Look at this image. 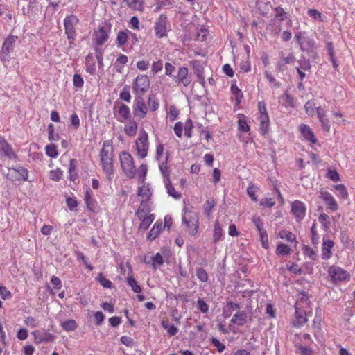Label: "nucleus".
I'll return each instance as SVG.
<instances>
[{
    "label": "nucleus",
    "instance_id": "nucleus-1",
    "mask_svg": "<svg viewBox=\"0 0 355 355\" xmlns=\"http://www.w3.org/2000/svg\"><path fill=\"white\" fill-rule=\"evenodd\" d=\"M113 150L112 141L110 140L105 141L101 150V164L104 173L109 179L114 174Z\"/></svg>",
    "mask_w": 355,
    "mask_h": 355
},
{
    "label": "nucleus",
    "instance_id": "nucleus-2",
    "mask_svg": "<svg viewBox=\"0 0 355 355\" xmlns=\"http://www.w3.org/2000/svg\"><path fill=\"white\" fill-rule=\"evenodd\" d=\"M149 146L148 135L142 129L135 141L134 146L137 155L140 159H144L147 156Z\"/></svg>",
    "mask_w": 355,
    "mask_h": 355
},
{
    "label": "nucleus",
    "instance_id": "nucleus-3",
    "mask_svg": "<svg viewBox=\"0 0 355 355\" xmlns=\"http://www.w3.org/2000/svg\"><path fill=\"white\" fill-rule=\"evenodd\" d=\"M121 166L125 176L130 179L135 178L137 171L132 155L125 151L119 155Z\"/></svg>",
    "mask_w": 355,
    "mask_h": 355
},
{
    "label": "nucleus",
    "instance_id": "nucleus-4",
    "mask_svg": "<svg viewBox=\"0 0 355 355\" xmlns=\"http://www.w3.org/2000/svg\"><path fill=\"white\" fill-rule=\"evenodd\" d=\"M184 214L182 216V222L187 227V232L194 236L198 233L199 228V218L196 213L187 211L186 208L184 209Z\"/></svg>",
    "mask_w": 355,
    "mask_h": 355
},
{
    "label": "nucleus",
    "instance_id": "nucleus-5",
    "mask_svg": "<svg viewBox=\"0 0 355 355\" xmlns=\"http://www.w3.org/2000/svg\"><path fill=\"white\" fill-rule=\"evenodd\" d=\"M153 28L155 35L157 38L161 39L166 37L171 30L167 16L165 14H161L159 17L156 19Z\"/></svg>",
    "mask_w": 355,
    "mask_h": 355
},
{
    "label": "nucleus",
    "instance_id": "nucleus-6",
    "mask_svg": "<svg viewBox=\"0 0 355 355\" xmlns=\"http://www.w3.org/2000/svg\"><path fill=\"white\" fill-rule=\"evenodd\" d=\"M159 171L163 176V181L166 187L168 194L173 198L178 200L182 197L180 192L177 191L172 185L169 178V171L166 163H162L159 166Z\"/></svg>",
    "mask_w": 355,
    "mask_h": 355
},
{
    "label": "nucleus",
    "instance_id": "nucleus-7",
    "mask_svg": "<svg viewBox=\"0 0 355 355\" xmlns=\"http://www.w3.org/2000/svg\"><path fill=\"white\" fill-rule=\"evenodd\" d=\"M17 40V36L9 35L5 39L3 43L0 53V58L5 67H7L10 60V53L13 51L14 45Z\"/></svg>",
    "mask_w": 355,
    "mask_h": 355
},
{
    "label": "nucleus",
    "instance_id": "nucleus-8",
    "mask_svg": "<svg viewBox=\"0 0 355 355\" xmlns=\"http://www.w3.org/2000/svg\"><path fill=\"white\" fill-rule=\"evenodd\" d=\"M79 21L78 18L74 15H68L64 19V26L67 39L73 41L76 37L75 26Z\"/></svg>",
    "mask_w": 355,
    "mask_h": 355
},
{
    "label": "nucleus",
    "instance_id": "nucleus-9",
    "mask_svg": "<svg viewBox=\"0 0 355 355\" xmlns=\"http://www.w3.org/2000/svg\"><path fill=\"white\" fill-rule=\"evenodd\" d=\"M150 87V80L147 75L141 74L137 76L133 84V90L137 96H141Z\"/></svg>",
    "mask_w": 355,
    "mask_h": 355
},
{
    "label": "nucleus",
    "instance_id": "nucleus-10",
    "mask_svg": "<svg viewBox=\"0 0 355 355\" xmlns=\"http://www.w3.org/2000/svg\"><path fill=\"white\" fill-rule=\"evenodd\" d=\"M300 304L301 301H297L295 306V320L293 322V326L297 327H300L306 323V322L308 321V312H310V311L304 309L305 307L302 304L301 306Z\"/></svg>",
    "mask_w": 355,
    "mask_h": 355
},
{
    "label": "nucleus",
    "instance_id": "nucleus-11",
    "mask_svg": "<svg viewBox=\"0 0 355 355\" xmlns=\"http://www.w3.org/2000/svg\"><path fill=\"white\" fill-rule=\"evenodd\" d=\"M291 211L297 223L302 221L306 214V205L300 200H295L291 205Z\"/></svg>",
    "mask_w": 355,
    "mask_h": 355
},
{
    "label": "nucleus",
    "instance_id": "nucleus-12",
    "mask_svg": "<svg viewBox=\"0 0 355 355\" xmlns=\"http://www.w3.org/2000/svg\"><path fill=\"white\" fill-rule=\"evenodd\" d=\"M132 112L135 117L144 119L148 113V106L142 96H137L132 105Z\"/></svg>",
    "mask_w": 355,
    "mask_h": 355
},
{
    "label": "nucleus",
    "instance_id": "nucleus-13",
    "mask_svg": "<svg viewBox=\"0 0 355 355\" xmlns=\"http://www.w3.org/2000/svg\"><path fill=\"white\" fill-rule=\"evenodd\" d=\"M328 274L333 283L346 280L349 277V273L342 268L333 265L329 268Z\"/></svg>",
    "mask_w": 355,
    "mask_h": 355
},
{
    "label": "nucleus",
    "instance_id": "nucleus-14",
    "mask_svg": "<svg viewBox=\"0 0 355 355\" xmlns=\"http://www.w3.org/2000/svg\"><path fill=\"white\" fill-rule=\"evenodd\" d=\"M114 115L117 121L123 123L130 119V109L125 104L121 103L114 109Z\"/></svg>",
    "mask_w": 355,
    "mask_h": 355
},
{
    "label": "nucleus",
    "instance_id": "nucleus-15",
    "mask_svg": "<svg viewBox=\"0 0 355 355\" xmlns=\"http://www.w3.org/2000/svg\"><path fill=\"white\" fill-rule=\"evenodd\" d=\"M295 39L302 51H309L315 46L314 40L306 36L305 33L299 32L295 34Z\"/></svg>",
    "mask_w": 355,
    "mask_h": 355
},
{
    "label": "nucleus",
    "instance_id": "nucleus-16",
    "mask_svg": "<svg viewBox=\"0 0 355 355\" xmlns=\"http://www.w3.org/2000/svg\"><path fill=\"white\" fill-rule=\"evenodd\" d=\"M334 245L335 243L332 240L323 238L321 248L322 259L327 261L331 258Z\"/></svg>",
    "mask_w": 355,
    "mask_h": 355
},
{
    "label": "nucleus",
    "instance_id": "nucleus-17",
    "mask_svg": "<svg viewBox=\"0 0 355 355\" xmlns=\"http://www.w3.org/2000/svg\"><path fill=\"white\" fill-rule=\"evenodd\" d=\"M34 338V343L35 344H40L42 343L52 342L54 340L55 336L47 331H40L35 330L32 333Z\"/></svg>",
    "mask_w": 355,
    "mask_h": 355
},
{
    "label": "nucleus",
    "instance_id": "nucleus-18",
    "mask_svg": "<svg viewBox=\"0 0 355 355\" xmlns=\"http://www.w3.org/2000/svg\"><path fill=\"white\" fill-rule=\"evenodd\" d=\"M108 38L109 31L105 26H100L98 30L94 32V40L98 46L105 44Z\"/></svg>",
    "mask_w": 355,
    "mask_h": 355
},
{
    "label": "nucleus",
    "instance_id": "nucleus-19",
    "mask_svg": "<svg viewBox=\"0 0 355 355\" xmlns=\"http://www.w3.org/2000/svg\"><path fill=\"white\" fill-rule=\"evenodd\" d=\"M175 83L182 84L187 87L191 82V79L189 77V70L187 67H181L178 69V75L173 76Z\"/></svg>",
    "mask_w": 355,
    "mask_h": 355
},
{
    "label": "nucleus",
    "instance_id": "nucleus-20",
    "mask_svg": "<svg viewBox=\"0 0 355 355\" xmlns=\"http://www.w3.org/2000/svg\"><path fill=\"white\" fill-rule=\"evenodd\" d=\"M164 153V147L160 139L156 140V150H155V159L159 162V166L162 163H166L168 166V154L166 153V156L163 158Z\"/></svg>",
    "mask_w": 355,
    "mask_h": 355
},
{
    "label": "nucleus",
    "instance_id": "nucleus-21",
    "mask_svg": "<svg viewBox=\"0 0 355 355\" xmlns=\"http://www.w3.org/2000/svg\"><path fill=\"white\" fill-rule=\"evenodd\" d=\"M151 200L141 199L140 205L137 209L135 214L139 219H141L144 215L149 213L152 210Z\"/></svg>",
    "mask_w": 355,
    "mask_h": 355
},
{
    "label": "nucleus",
    "instance_id": "nucleus-22",
    "mask_svg": "<svg viewBox=\"0 0 355 355\" xmlns=\"http://www.w3.org/2000/svg\"><path fill=\"white\" fill-rule=\"evenodd\" d=\"M300 131L305 140L310 141L311 144L317 143L316 137L308 125L301 124L300 125Z\"/></svg>",
    "mask_w": 355,
    "mask_h": 355
},
{
    "label": "nucleus",
    "instance_id": "nucleus-23",
    "mask_svg": "<svg viewBox=\"0 0 355 355\" xmlns=\"http://www.w3.org/2000/svg\"><path fill=\"white\" fill-rule=\"evenodd\" d=\"M124 132L125 134L130 137H133L137 135L138 130V123L134 119H128L126 121V123L124 125Z\"/></svg>",
    "mask_w": 355,
    "mask_h": 355
},
{
    "label": "nucleus",
    "instance_id": "nucleus-24",
    "mask_svg": "<svg viewBox=\"0 0 355 355\" xmlns=\"http://www.w3.org/2000/svg\"><path fill=\"white\" fill-rule=\"evenodd\" d=\"M320 196L325 202L329 209L332 211H336L338 209V204L330 193L328 191H321Z\"/></svg>",
    "mask_w": 355,
    "mask_h": 355
},
{
    "label": "nucleus",
    "instance_id": "nucleus-25",
    "mask_svg": "<svg viewBox=\"0 0 355 355\" xmlns=\"http://www.w3.org/2000/svg\"><path fill=\"white\" fill-rule=\"evenodd\" d=\"M0 151L10 159H12L15 156L11 146L8 144L6 140L1 136H0Z\"/></svg>",
    "mask_w": 355,
    "mask_h": 355
},
{
    "label": "nucleus",
    "instance_id": "nucleus-26",
    "mask_svg": "<svg viewBox=\"0 0 355 355\" xmlns=\"http://www.w3.org/2000/svg\"><path fill=\"white\" fill-rule=\"evenodd\" d=\"M302 252L304 257L311 261L318 260V255L316 248H313L309 245H304L302 247Z\"/></svg>",
    "mask_w": 355,
    "mask_h": 355
},
{
    "label": "nucleus",
    "instance_id": "nucleus-27",
    "mask_svg": "<svg viewBox=\"0 0 355 355\" xmlns=\"http://www.w3.org/2000/svg\"><path fill=\"white\" fill-rule=\"evenodd\" d=\"M129 33H131V31L128 29L119 31L118 32L116 39L118 47H121L127 43L129 37Z\"/></svg>",
    "mask_w": 355,
    "mask_h": 355
},
{
    "label": "nucleus",
    "instance_id": "nucleus-28",
    "mask_svg": "<svg viewBox=\"0 0 355 355\" xmlns=\"http://www.w3.org/2000/svg\"><path fill=\"white\" fill-rule=\"evenodd\" d=\"M238 121V130L240 132H248L250 131V128L248 124V118L243 114H238L237 115Z\"/></svg>",
    "mask_w": 355,
    "mask_h": 355
},
{
    "label": "nucleus",
    "instance_id": "nucleus-29",
    "mask_svg": "<svg viewBox=\"0 0 355 355\" xmlns=\"http://www.w3.org/2000/svg\"><path fill=\"white\" fill-rule=\"evenodd\" d=\"M246 317L247 315L245 311H237L231 319V322L238 326H243L247 321Z\"/></svg>",
    "mask_w": 355,
    "mask_h": 355
},
{
    "label": "nucleus",
    "instance_id": "nucleus-30",
    "mask_svg": "<svg viewBox=\"0 0 355 355\" xmlns=\"http://www.w3.org/2000/svg\"><path fill=\"white\" fill-rule=\"evenodd\" d=\"M85 70L92 75L96 74V63L92 54H89L85 58Z\"/></svg>",
    "mask_w": 355,
    "mask_h": 355
},
{
    "label": "nucleus",
    "instance_id": "nucleus-31",
    "mask_svg": "<svg viewBox=\"0 0 355 355\" xmlns=\"http://www.w3.org/2000/svg\"><path fill=\"white\" fill-rule=\"evenodd\" d=\"M259 120L260 121V132L264 135L267 133L270 125V119L268 114H260L259 116Z\"/></svg>",
    "mask_w": 355,
    "mask_h": 355
},
{
    "label": "nucleus",
    "instance_id": "nucleus-32",
    "mask_svg": "<svg viewBox=\"0 0 355 355\" xmlns=\"http://www.w3.org/2000/svg\"><path fill=\"white\" fill-rule=\"evenodd\" d=\"M77 166L78 161L75 159H70L69 166V180L72 182H75L78 177L77 172Z\"/></svg>",
    "mask_w": 355,
    "mask_h": 355
},
{
    "label": "nucleus",
    "instance_id": "nucleus-33",
    "mask_svg": "<svg viewBox=\"0 0 355 355\" xmlns=\"http://www.w3.org/2000/svg\"><path fill=\"white\" fill-rule=\"evenodd\" d=\"M138 196L141 199L151 200L152 191L149 184H144L139 187L137 191Z\"/></svg>",
    "mask_w": 355,
    "mask_h": 355
},
{
    "label": "nucleus",
    "instance_id": "nucleus-34",
    "mask_svg": "<svg viewBox=\"0 0 355 355\" xmlns=\"http://www.w3.org/2000/svg\"><path fill=\"white\" fill-rule=\"evenodd\" d=\"M84 200L87 208L93 210L95 207L96 201L94 198L93 192L90 189H87L85 193Z\"/></svg>",
    "mask_w": 355,
    "mask_h": 355
},
{
    "label": "nucleus",
    "instance_id": "nucleus-35",
    "mask_svg": "<svg viewBox=\"0 0 355 355\" xmlns=\"http://www.w3.org/2000/svg\"><path fill=\"white\" fill-rule=\"evenodd\" d=\"M279 236L282 239H285L288 242L293 243L294 247H296L298 244V242L296 240V236L291 232L286 230H282L279 233Z\"/></svg>",
    "mask_w": 355,
    "mask_h": 355
},
{
    "label": "nucleus",
    "instance_id": "nucleus-36",
    "mask_svg": "<svg viewBox=\"0 0 355 355\" xmlns=\"http://www.w3.org/2000/svg\"><path fill=\"white\" fill-rule=\"evenodd\" d=\"M155 217L154 214H148V216L144 215L141 220V223L139 225V230L141 231H146L151 223L155 220Z\"/></svg>",
    "mask_w": 355,
    "mask_h": 355
},
{
    "label": "nucleus",
    "instance_id": "nucleus-37",
    "mask_svg": "<svg viewBox=\"0 0 355 355\" xmlns=\"http://www.w3.org/2000/svg\"><path fill=\"white\" fill-rule=\"evenodd\" d=\"M223 236V231L221 225H220L219 222L216 220L214 223V230H213V241L214 243L218 242L220 240L222 239Z\"/></svg>",
    "mask_w": 355,
    "mask_h": 355
},
{
    "label": "nucleus",
    "instance_id": "nucleus-38",
    "mask_svg": "<svg viewBox=\"0 0 355 355\" xmlns=\"http://www.w3.org/2000/svg\"><path fill=\"white\" fill-rule=\"evenodd\" d=\"M266 29L268 32L273 35H277L280 33L282 28L281 24L278 22L276 19H272L270 21L268 24Z\"/></svg>",
    "mask_w": 355,
    "mask_h": 355
},
{
    "label": "nucleus",
    "instance_id": "nucleus-39",
    "mask_svg": "<svg viewBox=\"0 0 355 355\" xmlns=\"http://www.w3.org/2000/svg\"><path fill=\"white\" fill-rule=\"evenodd\" d=\"M162 223L161 222L157 221L154 224V225L153 226L151 230H150L148 235V239L150 241L155 239L156 237L159 235V234L162 230Z\"/></svg>",
    "mask_w": 355,
    "mask_h": 355
},
{
    "label": "nucleus",
    "instance_id": "nucleus-40",
    "mask_svg": "<svg viewBox=\"0 0 355 355\" xmlns=\"http://www.w3.org/2000/svg\"><path fill=\"white\" fill-rule=\"evenodd\" d=\"M148 107L150 110L151 112L157 111L159 107V100L157 96L154 94H151L148 96L147 100Z\"/></svg>",
    "mask_w": 355,
    "mask_h": 355
},
{
    "label": "nucleus",
    "instance_id": "nucleus-41",
    "mask_svg": "<svg viewBox=\"0 0 355 355\" xmlns=\"http://www.w3.org/2000/svg\"><path fill=\"white\" fill-rule=\"evenodd\" d=\"M126 282L127 284L131 288L134 293H140L142 291L141 287L132 275H129Z\"/></svg>",
    "mask_w": 355,
    "mask_h": 355
},
{
    "label": "nucleus",
    "instance_id": "nucleus-42",
    "mask_svg": "<svg viewBox=\"0 0 355 355\" xmlns=\"http://www.w3.org/2000/svg\"><path fill=\"white\" fill-rule=\"evenodd\" d=\"M162 327L167 331L168 334L171 336H175L178 332V329L174 324H170L168 321H162Z\"/></svg>",
    "mask_w": 355,
    "mask_h": 355
},
{
    "label": "nucleus",
    "instance_id": "nucleus-43",
    "mask_svg": "<svg viewBox=\"0 0 355 355\" xmlns=\"http://www.w3.org/2000/svg\"><path fill=\"white\" fill-rule=\"evenodd\" d=\"M127 6L135 10H143V2L141 0H124Z\"/></svg>",
    "mask_w": 355,
    "mask_h": 355
},
{
    "label": "nucleus",
    "instance_id": "nucleus-44",
    "mask_svg": "<svg viewBox=\"0 0 355 355\" xmlns=\"http://www.w3.org/2000/svg\"><path fill=\"white\" fill-rule=\"evenodd\" d=\"M291 249L284 243H279L277 245L276 254L277 255L287 256L291 254Z\"/></svg>",
    "mask_w": 355,
    "mask_h": 355
},
{
    "label": "nucleus",
    "instance_id": "nucleus-45",
    "mask_svg": "<svg viewBox=\"0 0 355 355\" xmlns=\"http://www.w3.org/2000/svg\"><path fill=\"white\" fill-rule=\"evenodd\" d=\"M275 11V19H278L279 21H284L288 17V13L286 12L283 8L280 6H277L274 8Z\"/></svg>",
    "mask_w": 355,
    "mask_h": 355
},
{
    "label": "nucleus",
    "instance_id": "nucleus-46",
    "mask_svg": "<svg viewBox=\"0 0 355 355\" xmlns=\"http://www.w3.org/2000/svg\"><path fill=\"white\" fill-rule=\"evenodd\" d=\"M61 327L67 331H72L77 328L78 325L74 320H68L62 322Z\"/></svg>",
    "mask_w": 355,
    "mask_h": 355
},
{
    "label": "nucleus",
    "instance_id": "nucleus-47",
    "mask_svg": "<svg viewBox=\"0 0 355 355\" xmlns=\"http://www.w3.org/2000/svg\"><path fill=\"white\" fill-rule=\"evenodd\" d=\"M96 280L99 282V284L105 288H111L113 284L112 282L105 278L102 273H99L96 277Z\"/></svg>",
    "mask_w": 355,
    "mask_h": 355
},
{
    "label": "nucleus",
    "instance_id": "nucleus-48",
    "mask_svg": "<svg viewBox=\"0 0 355 355\" xmlns=\"http://www.w3.org/2000/svg\"><path fill=\"white\" fill-rule=\"evenodd\" d=\"M191 64L194 71V73L197 76H200L203 74V64L198 60H193L191 62Z\"/></svg>",
    "mask_w": 355,
    "mask_h": 355
},
{
    "label": "nucleus",
    "instance_id": "nucleus-49",
    "mask_svg": "<svg viewBox=\"0 0 355 355\" xmlns=\"http://www.w3.org/2000/svg\"><path fill=\"white\" fill-rule=\"evenodd\" d=\"M46 154L51 158H56L58 155L57 147L55 144H48L45 146Z\"/></svg>",
    "mask_w": 355,
    "mask_h": 355
},
{
    "label": "nucleus",
    "instance_id": "nucleus-50",
    "mask_svg": "<svg viewBox=\"0 0 355 355\" xmlns=\"http://www.w3.org/2000/svg\"><path fill=\"white\" fill-rule=\"evenodd\" d=\"M317 107H315V104L312 101H308L305 105H304V109L306 111V113L309 116H313L315 114Z\"/></svg>",
    "mask_w": 355,
    "mask_h": 355
},
{
    "label": "nucleus",
    "instance_id": "nucleus-51",
    "mask_svg": "<svg viewBox=\"0 0 355 355\" xmlns=\"http://www.w3.org/2000/svg\"><path fill=\"white\" fill-rule=\"evenodd\" d=\"M231 91L235 96L236 104H240L243 98V93L241 90L236 85H232L231 86Z\"/></svg>",
    "mask_w": 355,
    "mask_h": 355
},
{
    "label": "nucleus",
    "instance_id": "nucleus-52",
    "mask_svg": "<svg viewBox=\"0 0 355 355\" xmlns=\"http://www.w3.org/2000/svg\"><path fill=\"white\" fill-rule=\"evenodd\" d=\"M327 49L328 51V54L330 57V60L333 64L334 67L336 69L338 67V64L336 62V60L335 59L334 56V46L331 42H327L326 45Z\"/></svg>",
    "mask_w": 355,
    "mask_h": 355
},
{
    "label": "nucleus",
    "instance_id": "nucleus-53",
    "mask_svg": "<svg viewBox=\"0 0 355 355\" xmlns=\"http://www.w3.org/2000/svg\"><path fill=\"white\" fill-rule=\"evenodd\" d=\"M63 175V172L60 168H56L54 170H51L49 173V178L51 180L53 181H59L62 179Z\"/></svg>",
    "mask_w": 355,
    "mask_h": 355
},
{
    "label": "nucleus",
    "instance_id": "nucleus-54",
    "mask_svg": "<svg viewBox=\"0 0 355 355\" xmlns=\"http://www.w3.org/2000/svg\"><path fill=\"white\" fill-rule=\"evenodd\" d=\"M260 241L261 245L264 249L269 248L268 236L266 230H263L259 232Z\"/></svg>",
    "mask_w": 355,
    "mask_h": 355
},
{
    "label": "nucleus",
    "instance_id": "nucleus-55",
    "mask_svg": "<svg viewBox=\"0 0 355 355\" xmlns=\"http://www.w3.org/2000/svg\"><path fill=\"white\" fill-rule=\"evenodd\" d=\"M335 189L337 192L338 197L342 199L347 198L348 193L346 187L343 184H338L335 186Z\"/></svg>",
    "mask_w": 355,
    "mask_h": 355
},
{
    "label": "nucleus",
    "instance_id": "nucleus-56",
    "mask_svg": "<svg viewBox=\"0 0 355 355\" xmlns=\"http://www.w3.org/2000/svg\"><path fill=\"white\" fill-rule=\"evenodd\" d=\"M155 11H158L162 8L166 6H172L174 0H155Z\"/></svg>",
    "mask_w": 355,
    "mask_h": 355
},
{
    "label": "nucleus",
    "instance_id": "nucleus-57",
    "mask_svg": "<svg viewBox=\"0 0 355 355\" xmlns=\"http://www.w3.org/2000/svg\"><path fill=\"white\" fill-rule=\"evenodd\" d=\"M179 115V110L174 105H171L169 107V110L168 112V118L170 121H173L176 120Z\"/></svg>",
    "mask_w": 355,
    "mask_h": 355
},
{
    "label": "nucleus",
    "instance_id": "nucleus-58",
    "mask_svg": "<svg viewBox=\"0 0 355 355\" xmlns=\"http://www.w3.org/2000/svg\"><path fill=\"white\" fill-rule=\"evenodd\" d=\"M319 121L320 122L322 130L325 132H329L331 128L330 121L329 120L327 116H322L318 118Z\"/></svg>",
    "mask_w": 355,
    "mask_h": 355
},
{
    "label": "nucleus",
    "instance_id": "nucleus-59",
    "mask_svg": "<svg viewBox=\"0 0 355 355\" xmlns=\"http://www.w3.org/2000/svg\"><path fill=\"white\" fill-rule=\"evenodd\" d=\"M152 261V267L154 270L157 268V266H161L164 263L163 257L159 252L153 257Z\"/></svg>",
    "mask_w": 355,
    "mask_h": 355
},
{
    "label": "nucleus",
    "instance_id": "nucleus-60",
    "mask_svg": "<svg viewBox=\"0 0 355 355\" xmlns=\"http://www.w3.org/2000/svg\"><path fill=\"white\" fill-rule=\"evenodd\" d=\"M196 306L202 313H206L209 311V305L203 299L199 298L197 300Z\"/></svg>",
    "mask_w": 355,
    "mask_h": 355
},
{
    "label": "nucleus",
    "instance_id": "nucleus-61",
    "mask_svg": "<svg viewBox=\"0 0 355 355\" xmlns=\"http://www.w3.org/2000/svg\"><path fill=\"white\" fill-rule=\"evenodd\" d=\"M147 171H148L147 165L144 164H141L138 169L137 174L139 176V179L142 183L144 182V180H145V178H146V174H147Z\"/></svg>",
    "mask_w": 355,
    "mask_h": 355
},
{
    "label": "nucleus",
    "instance_id": "nucleus-62",
    "mask_svg": "<svg viewBox=\"0 0 355 355\" xmlns=\"http://www.w3.org/2000/svg\"><path fill=\"white\" fill-rule=\"evenodd\" d=\"M196 276H197L198 279L202 282H206L208 280L207 272L202 268H197Z\"/></svg>",
    "mask_w": 355,
    "mask_h": 355
},
{
    "label": "nucleus",
    "instance_id": "nucleus-63",
    "mask_svg": "<svg viewBox=\"0 0 355 355\" xmlns=\"http://www.w3.org/2000/svg\"><path fill=\"white\" fill-rule=\"evenodd\" d=\"M252 223L255 225L257 230L258 232L265 230L263 228V222L261 219V218L258 216H254L252 217Z\"/></svg>",
    "mask_w": 355,
    "mask_h": 355
},
{
    "label": "nucleus",
    "instance_id": "nucleus-64",
    "mask_svg": "<svg viewBox=\"0 0 355 355\" xmlns=\"http://www.w3.org/2000/svg\"><path fill=\"white\" fill-rule=\"evenodd\" d=\"M163 69V62L162 60L154 61L151 66V71L153 74H156L161 71Z\"/></svg>",
    "mask_w": 355,
    "mask_h": 355
}]
</instances>
